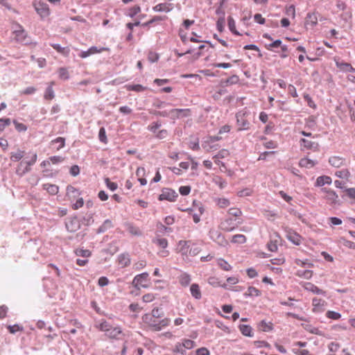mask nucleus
<instances>
[{
    "instance_id": "f257e3e1",
    "label": "nucleus",
    "mask_w": 355,
    "mask_h": 355,
    "mask_svg": "<svg viewBox=\"0 0 355 355\" xmlns=\"http://www.w3.org/2000/svg\"><path fill=\"white\" fill-rule=\"evenodd\" d=\"M164 315L162 309L154 308L151 312L145 313L142 318L144 324L150 330L158 331L162 329L168 327L171 320L168 318L160 319Z\"/></svg>"
},
{
    "instance_id": "f03ea898",
    "label": "nucleus",
    "mask_w": 355,
    "mask_h": 355,
    "mask_svg": "<svg viewBox=\"0 0 355 355\" xmlns=\"http://www.w3.org/2000/svg\"><path fill=\"white\" fill-rule=\"evenodd\" d=\"M241 214L242 212L239 208L230 209L225 224L223 223V230L230 232L237 227L241 223V218H240Z\"/></svg>"
},
{
    "instance_id": "7ed1b4c3",
    "label": "nucleus",
    "mask_w": 355,
    "mask_h": 355,
    "mask_svg": "<svg viewBox=\"0 0 355 355\" xmlns=\"http://www.w3.org/2000/svg\"><path fill=\"white\" fill-rule=\"evenodd\" d=\"M96 327L101 331L105 333V336L111 339H119V336L122 334V330L120 327L112 326L106 320L100 321Z\"/></svg>"
},
{
    "instance_id": "20e7f679",
    "label": "nucleus",
    "mask_w": 355,
    "mask_h": 355,
    "mask_svg": "<svg viewBox=\"0 0 355 355\" xmlns=\"http://www.w3.org/2000/svg\"><path fill=\"white\" fill-rule=\"evenodd\" d=\"M37 155L35 153L29 159L21 160L16 168V173L22 176L31 171V167L37 162Z\"/></svg>"
},
{
    "instance_id": "39448f33",
    "label": "nucleus",
    "mask_w": 355,
    "mask_h": 355,
    "mask_svg": "<svg viewBox=\"0 0 355 355\" xmlns=\"http://www.w3.org/2000/svg\"><path fill=\"white\" fill-rule=\"evenodd\" d=\"M36 12L44 19L50 15L51 11L49 5L41 0H35L33 2Z\"/></svg>"
},
{
    "instance_id": "423d86ee",
    "label": "nucleus",
    "mask_w": 355,
    "mask_h": 355,
    "mask_svg": "<svg viewBox=\"0 0 355 355\" xmlns=\"http://www.w3.org/2000/svg\"><path fill=\"white\" fill-rule=\"evenodd\" d=\"M248 113L246 111L242 110L239 112L236 115V123L239 130H248L250 128V123L246 119Z\"/></svg>"
},
{
    "instance_id": "0eeeda50",
    "label": "nucleus",
    "mask_w": 355,
    "mask_h": 355,
    "mask_svg": "<svg viewBox=\"0 0 355 355\" xmlns=\"http://www.w3.org/2000/svg\"><path fill=\"white\" fill-rule=\"evenodd\" d=\"M178 194L175 190L169 188H164L162 189L161 194H159L158 199L161 201L167 200L169 202L176 201Z\"/></svg>"
},
{
    "instance_id": "6e6552de",
    "label": "nucleus",
    "mask_w": 355,
    "mask_h": 355,
    "mask_svg": "<svg viewBox=\"0 0 355 355\" xmlns=\"http://www.w3.org/2000/svg\"><path fill=\"white\" fill-rule=\"evenodd\" d=\"M153 243L162 248V250H159L157 253L160 257H166L169 255V251L166 250V248L168 245L167 239L159 237L153 240Z\"/></svg>"
},
{
    "instance_id": "1a4fd4ad",
    "label": "nucleus",
    "mask_w": 355,
    "mask_h": 355,
    "mask_svg": "<svg viewBox=\"0 0 355 355\" xmlns=\"http://www.w3.org/2000/svg\"><path fill=\"white\" fill-rule=\"evenodd\" d=\"M190 241H180L176 247V252L181 254L183 259H187L189 256Z\"/></svg>"
},
{
    "instance_id": "9d476101",
    "label": "nucleus",
    "mask_w": 355,
    "mask_h": 355,
    "mask_svg": "<svg viewBox=\"0 0 355 355\" xmlns=\"http://www.w3.org/2000/svg\"><path fill=\"white\" fill-rule=\"evenodd\" d=\"M170 117L175 120L177 119L184 118L191 115L190 109H173L169 111Z\"/></svg>"
},
{
    "instance_id": "9b49d317",
    "label": "nucleus",
    "mask_w": 355,
    "mask_h": 355,
    "mask_svg": "<svg viewBox=\"0 0 355 355\" xmlns=\"http://www.w3.org/2000/svg\"><path fill=\"white\" fill-rule=\"evenodd\" d=\"M148 273L143 272L141 274L137 275L135 277L132 281V284L135 287H143L146 288L148 285L146 282L148 281Z\"/></svg>"
},
{
    "instance_id": "f8f14e48",
    "label": "nucleus",
    "mask_w": 355,
    "mask_h": 355,
    "mask_svg": "<svg viewBox=\"0 0 355 355\" xmlns=\"http://www.w3.org/2000/svg\"><path fill=\"white\" fill-rule=\"evenodd\" d=\"M195 343L190 339H183L182 343H178L175 345L176 350L181 354H184V348L190 349L194 347Z\"/></svg>"
},
{
    "instance_id": "ddd939ff",
    "label": "nucleus",
    "mask_w": 355,
    "mask_h": 355,
    "mask_svg": "<svg viewBox=\"0 0 355 355\" xmlns=\"http://www.w3.org/2000/svg\"><path fill=\"white\" fill-rule=\"evenodd\" d=\"M117 263L118 266L124 268L129 266L131 263V258L128 253H122L120 254L117 257Z\"/></svg>"
},
{
    "instance_id": "4468645a",
    "label": "nucleus",
    "mask_w": 355,
    "mask_h": 355,
    "mask_svg": "<svg viewBox=\"0 0 355 355\" xmlns=\"http://www.w3.org/2000/svg\"><path fill=\"white\" fill-rule=\"evenodd\" d=\"M302 287L308 291H310L314 294L325 295L326 292L311 282H304L302 284Z\"/></svg>"
},
{
    "instance_id": "2eb2a0df",
    "label": "nucleus",
    "mask_w": 355,
    "mask_h": 355,
    "mask_svg": "<svg viewBox=\"0 0 355 355\" xmlns=\"http://www.w3.org/2000/svg\"><path fill=\"white\" fill-rule=\"evenodd\" d=\"M300 144L301 148H304L307 150H317L319 147L317 142L306 139H301L300 140Z\"/></svg>"
},
{
    "instance_id": "dca6fc26",
    "label": "nucleus",
    "mask_w": 355,
    "mask_h": 355,
    "mask_svg": "<svg viewBox=\"0 0 355 355\" xmlns=\"http://www.w3.org/2000/svg\"><path fill=\"white\" fill-rule=\"evenodd\" d=\"M286 232V236L288 241L296 245H299L301 243L302 237L300 234L291 230H287Z\"/></svg>"
},
{
    "instance_id": "f3484780",
    "label": "nucleus",
    "mask_w": 355,
    "mask_h": 355,
    "mask_svg": "<svg viewBox=\"0 0 355 355\" xmlns=\"http://www.w3.org/2000/svg\"><path fill=\"white\" fill-rule=\"evenodd\" d=\"M13 33L15 35V40H17L19 42L27 44V42L26 41V33H25V31L22 28L21 26H18V28L15 29L13 31Z\"/></svg>"
},
{
    "instance_id": "a211bd4d",
    "label": "nucleus",
    "mask_w": 355,
    "mask_h": 355,
    "mask_svg": "<svg viewBox=\"0 0 355 355\" xmlns=\"http://www.w3.org/2000/svg\"><path fill=\"white\" fill-rule=\"evenodd\" d=\"M25 155V150L18 148L16 150L12 151L10 153V161L14 162H19L24 157Z\"/></svg>"
},
{
    "instance_id": "6ab92c4d",
    "label": "nucleus",
    "mask_w": 355,
    "mask_h": 355,
    "mask_svg": "<svg viewBox=\"0 0 355 355\" xmlns=\"http://www.w3.org/2000/svg\"><path fill=\"white\" fill-rule=\"evenodd\" d=\"M332 182V180L331 177L327 175H321L319 176L315 182V186L318 187H322L325 184H331Z\"/></svg>"
},
{
    "instance_id": "aec40b11",
    "label": "nucleus",
    "mask_w": 355,
    "mask_h": 355,
    "mask_svg": "<svg viewBox=\"0 0 355 355\" xmlns=\"http://www.w3.org/2000/svg\"><path fill=\"white\" fill-rule=\"evenodd\" d=\"M218 141V139L211 137L205 141L204 148H207L208 150H216L220 148Z\"/></svg>"
},
{
    "instance_id": "412c9836",
    "label": "nucleus",
    "mask_w": 355,
    "mask_h": 355,
    "mask_svg": "<svg viewBox=\"0 0 355 355\" xmlns=\"http://www.w3.org/2000/svg\"><path fill=\"white\" fill-rule=\"evenodd\" d=\"M329 164L336 168H339L345 164V159L339 156H334L329 158Z\"/></svg>"
},
{
    "instance_id": "4be33fe9",
    "label": "nucleus",
    "mask_w": 355,
    "mask_h": 355,
    "mask_svg": "<svg viewBox=\"0 0 355 355\" xmlns=\"http://www.w3.org/2000/svg\"><path fill=\"white\" fill-rule=\"evenodd\" d=\"M173 8V6L171 3H159L153 7V10L156 12H168L171 11Z\"/></svg>"
},
{
    "instance_id": "5701e85b",
    "label": "nucleus",
    "mask_w": 355,
    "mask_h": 355,
    "mask_svg": "<svg viewBox=\"0 0 355 355\" xmlns=\"http://www.w3.org/2000/svg\"><path fill=\"white\" fill-rule=\"evenodd\" d=\"M125 88L126 89L127 91H133V92H142L147 90V89H148L146 87H144L140 84L126 85L125 86Z\"/></svg>"
},
{
    "instance_id": "b1692460",
    "label": "nucleus",
    "mask_w": 355,
    "mask_h": 355,
    "mask_svg": "<svg viewBox=\"0 0 355 355\" xmlns=\"http://www.w3.org/2000/svg\"><path fill=\"white\" fill-rule=\"evenodd\" d=\"M336 64L337 67L343 71L355 72V69L353 68L352 66L349 63L336 61Z\"/></svg>"
},
{
    "instance_id": "393cba45",
    "label": "nucleus",
    "mask_w": 355,
    "mask_h": 355,
    "mask_svg": "<svg viewBox=\"0 0 355 355\" xmlns=\"http://www.w3.org/2000/svg\"><path fill=\"white\" fill-rule=\"evenodd\" d=\"M42 187H43V189L44 190H46L51 195H55L59 191V187L55 184L47 183V184H43Z\"/></svg>"
},
{
    "instance_id": "a878e982",
    "label": "nucleus",
    "mask_w": 355,
    "mask_h": 355,
    "mask_svg": "<svg viewBox=\"0 0 355 355\" xmlns=\"http://www.w3.org/2000/svg\"><path fill=\"white\" fill-rule=\"evenodd\" d=\"M53 84L54 83L51 82L50 85L45 90L44 98L47 101H51L55 97L54 90L53 89Z\"/></svg>"
},
{
    "instance_id": "bb28decb",
    "label": "nucleus",
    "mask_w": 355,
    "mask_h": 355,
    "mask_svg": "<svg viewBox=\"0 0 355 355\" xmlns=\"http://www.w3.org/2000/svg\"><path fill=\"white\" fill-rule=\"evenodd\" d=\"M325 198L329 201L331 204L334 205L337 204L339 201L338 196L333 190L328 191V194L326 195Z\"/></svg>"
},
{
    "instance_id": "cd10ccee",
    "label": "nucleus",
    "mask_w": 355,
    "mask_h": 355,
    "mask_svg": "<svg viewBox=\"0 0 355 355\" xmlns=\"http://www.w3.org/2000/svg\"><path fill=\"white\" fill-rule=\"evenodd\" d=\"M239 329L243 336H245L248 337L253 336L252 329L250 325L240 324Z\"/></svg>"
},
{
    "instance_id": "c85d7f7f",
    "label": "nucleus",
    "mask_w": 355,
    "mask_h": 355,
    "mask_svg": "<svg viewBox=\"0 0 355 355\" xmlns=\"http://www.w3.org/2000/svg\"><path fill=\"white\" fill-rule=\"evenodd\" d=\"M74 253L78 257H83L84 259H87L92 256V252L89 250H85L83 248H77L74 250Z\"/></svg>"
},
{
    "instance_id": "c756f323",
    "label": "nucleus",
    "mask_w": 355,
    "mask_h": 355,
    "mask_svg": "<svg viewBox=\"0 0 355 355\" xmlns=\"http://www.w3.org/2000/svg\"><path fill=\"white\" fill-rule=\"evenodd\" d=\"M67 196L69 198H75L80 196V192L74 187L69 185L67 187Z\"/></svg>"
},
{
    "instance_id": "7c9ffc66",
    "label": "nucleus",
    "mask_w": 355,
    "mask_h": 355,
    "mask_svg": "<svg viewBox=\"0 0 355 355\" xmlns=\"http://www.w3.org/2000/svg\"><path fill=\"white\" fill-rule=\"evenodd\" d=\"M239 282V278L236 276L227 277L226 283L223 284V288L231 289L232 285H235Z\"/></svg>"
},
{
    "instance_id": "2f4dec72",
    "label": "nucleus",
    "mask_w": 355,
    "mask_h": 355,
    "mask_svg": "<svg viewBox=\"0 0 355 355\" xmlns=\"http://www.w3.org/2000/svg\"><path fill=\"white\" fill-rule=\"evenodd\" d=\"M317 23H318V18H317V16L315 15V14L308 13L306 18V21H305V24L306 26L310 25L311 26H314L315 25L317 24Z\"/></svg>"
},
{
    "instance_id": "473e14b6",
    "label": "nucleus",
    "mask_w": 355,
    "mask_h": 355,
    "mask_svg": "<svg viewBox=\"0 0 355 355\" xmlns=\"http://www.w3.org/2000/svg\"><path fill=\"white\" fill-rule=\"evenodd\" d=\"M51 46L58 53H61L64 56H68L70 53V49L69 47H62L60 45L58 44H52Z\"/></svg>"
},
{
    "instance_id": "72a5a7b5",
    "label": "nucleus",
    "mask_w": 355,
    "mask_h": 355,
    "mask_svg": "<svg viewBox=\"0 0 355 355\" xmlns=\"http://www.w3.org/2000/svg\"><path fill=\"white\" fill-rule=\"evenodd\" d=\"M187 211H189V213L192 214L193 220L196 223H198L200 221V217L203 212L202 207H198V213H194L195 210L193 209H188Z\"/></svg>"
},
{
    "instance_id": "f704fd0d",
    "label": "nucleus",
    "mask_w": 355,
    "mask_h": 355,
    "mask_svg": "<svg viewBox=\"0 0 355 355\" xmlns=\"http://www.w3.org/2000/svg\"><path fill=\"white\" fill-rule=\"evenodd\" d=\"M179 282L182 286H188L191 282V277L187 273H182L178 277Z\"/></svg>"
},
{
    "instance_id": "c9c22d12",
    "label": "nucleus",
    "mask_w": 355,
    "mask_h": 355,
    "mask_svg": "<svg viewBox=\"0 0 355 355\" xmlns=\"http://www.w3.org/2000/svg\"><path fill=\"white\" fill-rule=\"evenodd\" d=\"M190 291L192 296L196 299H200L201 297V291L200 290L199 286L197 284H191Z\"/></svg>"
},
{
    "instance_id": "e433bc0d",
    "label": "nucleus",
    "mask_w": 355,
    "mask_h": 355,
    "mask_svg": "<svg viewBox=\"0 0 355 355\" xmlns=\"http://www.w3.org/2000/svg\"><path fill=\"white\" fill-rule=\"evenodd\" d=\"M231 242L236 244H243L246 242V237L243 234H235L232 236Z\"/></svg>"
},
{
    "instance_id": "4c0bfd02",
    "label": "nucleus",
    "mask_w": 355,
    "mask_h": 355,
    "mask_svg": "<svg viewBox=\"0 0 355 355\" xmlns=\"http://www.w3.org/2000/svg\"><path fill=\"white\" fill-rule=\"evenodd\" d=\"M316 162L313 160L309 159L308 158H302L300 161V166L305 168H312L315 165Z\"/></svg>"
},
{
    "instance_id": "58836bf2",
    "label": "nucleus",
    "mask_w": 355,
    "mask_h": 355,
    "mask_svg": "<svg viewBox=\"0 0 355 355\" xmlns=\"http://www.w3.org/2000/svg\"><path fill=\"white\" fill-rule=\"evenodd\" d=\"M200 251V247L198 244L193 243L190 241L189 256H196Z\"/></svg>"
},
{
    "instance_id": "ea45409f",
    "label": "nucleus",
    "mask_w": 355,
    "mask_h": 355,
    "mask_svg": "<svg viewBox=\"0 0 355 355\" xmlns=\"http://www.w3.org/2000/svg\"><path fill=\"white\" fill-rule=\"evenodd\" d=\"M55 144H58V146L56 147V150H59L60 149L62 148L65 145V139L63 137H59L56 139L52 140L51 141V144L53 145Z\"/></svg>"
},
{
    "instance_id": "a19ab883",
    "label": "nucleus",
    "mask_w": 355,
    "mask_h": 355,
    "mask_svg": "<svg viewBox=\"0 0 355 355\" xmlns=\"http://www.w3.org/2000/svg\"><path fill=\"white\" fill-rule=\"evenodd\" d=\"M261 294L260 291L253 286H250L247 292L244 294L245 296L257 297Z\"/></svg>"
},
{
    "instance_id": "79ce46f5",
    "label": "nucleus",
    "mask_w": 355,
    "mask_h": 355,
    "mask_svg": "<svg viewBox=\"0 0 355 355\" xmlns=\"http://www.w3.org/2000/svg\"><path fill=\"white\" fill-rule=\"evenodd\" d=\"M298 277H304L306 279L311 278L313 272L310 270H298L296 274Z\"/></svg>"
},
{
    "instance_id": "37998d69",
    "label": "nucleus",
    "mask_w": 355,
    "mask_h": 355,
    "mask_svg": "<svg viewBox=\"0 0 355 355\" xmlns=\"http://www.w3.org/2000/svg\"><path fill=\"white\" fill-rule=\"evenodd\" d=\"M91 55L101 53L103 51H110V49L108 47H100L98 48L96 46H92L89 49Z\"/></svg>"
},
{
    "instance_id": "c03bdc74",
    "label": "nucleus",
    "mask_w": 355,
    "mask_h": 355,
    "mask_svg": "<svg viewBox=\"0 0 355 355\" xmlns=\"http://www.w3.org/2000/svg\"><path fill=\"white\" fill-rule=\"evenodd\" d=\"M58 76L62 80H67L69 78V72L66 68L61 67L58 69Z\"/></svg>"
},
{
    "instance_id": "a18cd8bd",
    "label": "nucleus",
    "mask_w": 355,
    "mask_h": 355,
    "mask_svg": "<svg viewBox=\"0 0 355 355\" xmlns=\"http://www.w3.org/2000/svg\"><path fill=\"white\" fill-rule=\"evenodd\" d=\"M228 27L230 31L234 35H240V33L236 29L235 21L230 17L228 18Z\"/></svg>"
},
{
    "instance_id": "49530a36",
    "label": "nucleus",
    "mask_w": 355,
    "mask_h": 355,
    "mask_svg": "<svg viewBox=\"0 0 355 355\" xmlns=\"http://www.w3.org/2000/svg\"><path fill=\"white\" fill-rule=\"evenodd\" d=\"M98 138H99V140L106 144L107 143V136H106V131H105V129L102 127L100 128L99 130V132H98Z\"/></svg>"
},
{
    "instance_id": "de8ad7c7",
    "label": "nucleus",
    "mask_w": 355,
    "mask_h": 355,
    "mask_svg": "<svg viewBox=\"0 0 355 355\" xmlns=\"http://www.w3.org/2000/svg\"><path fill=\"white\" fill-rule=\"evenodd\" d=\"M128 231L130 234H131L133 236H139L141 234L139 228L132 225H129L128 226Z\"/></svg>"
},
{
    "instance_id": "09e8293b",
    "label": "nucleus",
    "mask_w": 355,
    "mask_h": 355,
    "mask_svg": "<svg viewBox=\"0 0 355 355\" xmlns=\"http://www.w3.org/2000/svg\"><path fill=\"white\" fill-rule=\"evenodd\" d=\"M282 42L280 40H276L275 41H274L270 44H266V48L270 51L272 50L273 48H278V47L281 48V46H282Z\"/></svg>"
},
{
    "instance_id": "8fccbe9b",
    "label": "nucleus",
    "mask_w": 355,
    "mask_h": 355,
    "mask_svg": "<svg viewBox=\"0 0 355 355\" xmlns=\"http://www.w3.org/2000/svg\"><path fill=\"white\" fill-rule=\"evenodd\" d=\"M141 11V8L139 6H135L132 8H130L128 10V15L130 17H133L136 15H137Z\"/></svg>"
},
{
    "instance_id": "3c124183",
    "label": "nucleus",
    "mask_w": 355,
    "mask_h": 355,
    "mask_svg": "<svg viewBox=\"0 0 355 355\" xmlns=\"http://www.w3.org/2000/svg\"><path fill=\"white\" fill-rule=\"evenodd\" d=\"M335 175L339 178L347 179L350 175V173L348 170L345 169L336 171Z\"/></svg>"
},
{
    "instance_id": "603ef678",
    "label": "nucleus",
    "mask_w": 355,
    "mask_h": 355,
    "mask_svg": "<svg viewBox=\"0 0 355 355\" xmlns=\"http://www.w3.org/2000/svg\"><path fill=\"white\" fill-rule=\"evenodd\" d=\"M8 329L10 334H15L17 331H23L24 328L19 324H14L8 326Z\"/></svg>"
},
{
    "instance_id": "864d4df0",
    "label": "nucleus",
    "mask_w": 355,
    "mask_h": 355,
    "mask_svg": "<svg viewBox=\"0 0 355 355\" xmlns=\"http://www.w3.org/2000/svg\"><path fill=\"white\" fill-rule=\"evenodd\" d=\"M159 56L158 53H157L154 51H150L148 53V60L150 62H157L159 60Z\"/></svg>"
},
{
    "instance_id": "5fc2aeb1",
    "label": "nucleus",
    "mask_w": 355,
    "mask_h": 355,
    "mask_svg": "<svg viewBox=\"0 0 355 355\" xmlns=\"http://www.w3.org/2000/svg\"><path fill=\"white\" fill-rule=\"evenodd\" d=\"M259 329L263 331H269L272 329L270 324H268L265 320L261 321L259 323Z\"/></svg>"
},
{
    "instance_id": "6e6d98bb",
    "label": "nucleus",
    "mask_w": 355,
    "mask_h": 355,
    "mask_svg": "<svg viewBox=\"0 0 355 355\" xmlns=\"http://www.w3.org/2000/svg\"><path fill=\"white\" fill-rule=\"evenodd\" d=\"M239 81V78L236 75H233L230 76L229 78H227L225 81H223V83H225L227 85H234L236 84Z\"/></svg>"
},
{
    "instance_id": "4d7b16f0",
    "label": "nucleus",
    "mask_w": 355,
    "mask_h": 355,
    "mask_svg": "<svg viewBox=\"0 0 355 355\" xmlns=\"http://www.w3.org/2000/svg\"><path fill=\"white\" fill-rule=\"evenodd\" d=\"M105 182L107 187L112 191H115L118 187L117 184L114 182H111L108 178L105 179Z\"/></svg>"
},
{
    "instance_id": "13d9d810",
    "label": "nucleus",
    "mask_w": 355,
    "mask_h": 355,
    "mask_svg": "<svg viewBox=\"0 0 355 355\" xmlns=\"http://www.w3.org/2000/svg\"><path fill=\"white\" fill-rule=\"evenodd\" d=\"M200 73H203L206 76H218L219 71H216V72L213 71L211 69H205L200 71Z\"/></svg>"
},
{
    "instance_id": "bf43d9fd",
    "label": "nucleus",
    "mask_w": 355,
    "mask_h": 355,
    "mask_svg": "<svg viewBox=\"0 0 355 355\" xmlns=\"http://www.w3.org/2000/svg\"><path fill=\"white\" fill-rule=\"evenodd\" d=\"M155 299V295L153 293H147L143 295L142 300L144 302L148 303L153 302Z\"/></svg>"
},
{
    "instance_id": "052dcab7",
    "label": "nucleus",
    "mask_w": 355,
    "mask_h": 355,
    "mask_svg": "<svg viewBox=\"0 0 355 355\" xmlns=\"http://www.w3.org/2000/svg\"><path fill=\"white\" fill-rule=\"evenodd\" d=\"M252 190L249 188H245L244 189H242L238 192V196L239 197H245V196H249L252 194Z\"/></svg>"
},
{
    "instance_id": "680f3d73",
    "label": "nucleus",
    "mask_w": 355,
    "mask_h": 355,
    "mask_svg": "<svg viewBox=\"0 0 355 355\" xmlns=\"http://www.w3.org/2000/svg\"><path fill=\"white\" fill-rule=\"evenodd\" d=\"M146 266V261L145 260H141V261H139L135 263L133 268L136 270H139L145 268Z\"/></svg>"
},
{
    "instance_id": "e2e57ef3",
    "label": "nucleus",
    "mask_w": 355,
    "mask_h": 355,
    "mask_svg": "<svg viewBox=\"0 0 355 355\" xmlns=\"http://www.w3.org/2000/svg\"><path fill=\"white\" fill-rule=\"evenodd\" d=\"M14 124H15L16 130L19 132H24L27 130V126L22 123H19V122L15 121Z\"/></svg>"
},
{
    "instance_id": "0e129e2a",
    "label": "nucleus",
    "mask_w": 355,
    "mask_h": 355,
    "mask_svg": "<svg viewBox=\"0 0 355 355\" xmlns=\"http://www.w3.org/2000/svg\"><path fill=\"white\" fill-rule=\"evenodd\" d=\"M10 124V119H0V132L3 131L5 128Z\"/></svg>"
},
{
    "instance_id": "69168bd1",
    "label": "nucleus",
    "mask_w": 355,
    "mask_h": 355,
    "mask_svg": "<svg viewBox=\"0 0 355 355\" xmlns=\"http://www.w3.org/2000/svg\"><path fill=\"white\" fill-rule=\"evenodd\" d=\"M327 316L329 318H331V319H333V320H338V319H339L341 317V315L339 313H338V312H335V311H329L327 313Z\"/></svg>"
},
{
    "instance_id": "338daca9",
    "label": "nucleus",
    "mask_w": 355,
    "mask_h": 355,
    "mask_svg": "<svg viewBox=\"0 0 355 355\" xmlns=\"http://www.w3.org/2000/svg\"><path fill=\"white\" fill-rule=\"evenodd\" d=\"M348 108L349 111L350 118L352 120H355V100L354 101L353 105L348 104Z\"/></svg>"
},
{
    "instance_id": "774afa93",
    "label": "nucleus",
    "mask_w": 355,
    "mask_h": 355,
    "mask_svg": "<svg viewBox=\"0 0 355 355\" xmlns=\"http://www.w3.org/2000/svg\"><path fill=\"white\" fill-rule=\"evenodd\" d=\"M267 245L268 249L270 252H276L277 250L278 247L276 241H270Z\"/></svg>"
}]
</instances>
